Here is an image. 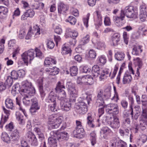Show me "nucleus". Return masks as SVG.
I'll return each instance as SVG.
<instances>
[{"mask_svg":"<svg viewBox=\"0 0 147 147\" xmlns=\"http://www.w3.org/2000/svg\"><path fill=\"white\" fill-rule=\"evenodd\" d=\"M22 59L24 61L25 65L28 66L29 63H31L35 56L36 57L42 59L43 55L40 49L36 48L35 51L33 49H30L26 51L21 55Z\"/></svg>","mask_w":147,"mask_h":147,"instance_id":"1","label":"nucleus"},{"mask_svg":"<svg viewBox=\"0 0 147 147\" xmlns=\"http://www.w3.org/2000/svg\"><path fill=\"white\" fill-rule=\"evenodd\" d=\"M21 84L20 93L22 95L33 96L35 94V90L31 82L26 80L23 81Z\"/></svg>","mask_w":147,"mask_h":147,"instance_id":"2","label":"nucleus"},{"mask_svg":"<svg viewBox=\"0 0 147 147\" xmlns=\"http://www.w3.org/2000/svg\"><path fill=\"white\" fill-rule=\"evenodd\" d=\"M25 96L23 99V102L24 104L26 106L30 105L32 104V105L30 109V112L33 114L39 109L40 107L38 106V100L35 97L31 99L29 94L24 95Z\"/></svg>","mask_w":147,"mask_h":147,"instance_id":"3","label":"nucleus"},{"mask_svg":"<svg viewBox=\"0 0 147 147\" xmlns=\"http://www.w3.org/2000/svg\"><path fill=\"white\" fill-rule=\"evenodd\" d=\"M111 96L110 88H107L104 90L103 92L102 89H100L97 92V99L96 103L100 106L104 103V100L109 98Z\"/></svg>","mask_w":147,"mask_h":147,"instance_id":"4","label":"nucleus"},{"mask_svg":"<svg viewBox=\"0 0 147 147\" xmlns=\"http://www.w3.org/2000/svg\"><path fill=\"white\" fill-rule=\"evenodd\" d=\"M62 121L61 117H58L55 114L50 115L49 117L48 122V124L50 125L49 127V129L57 128L59 127Z\"/></svg>","mask_w":147,"mask_h":147,"instance_id":"5","label":"nucleus"},{"mask_svg":"<svg viewBox=\"0 0 147 147\" xmlns=\"http://www.w3.org/2000/svg\"><path fill=\"white\" fill-rule=\"evenodd\" d=\"M121 12L123 13L124 16H126L128 18H136L138 15V12L135 9H134L133 6L126 7L124 10H121Z\"/></svg>","mask_w":147,"mask_h":147,"instance_id":"6","label":"nucleus"},{"mask_svg":"<svg viewBox=\"0 0 147 147\" xmlns=\"http://www.w3.org/2000/svg\"><path fill=\"white\" fill-rule=\"evenodd\" d=\"M53 94V92H51L50 93L48 98L47 100V101L49 103V107L50 110L52 111L55 112L57 111L56 108L57 102L56 101L55 96H54Z\"/></svg>","mask_w":147,"mask_h":147,"instance_id":"7","label":"nucleus"},{"mask_svg":"<svg viewBox=\"0 0 147 147\" xmlns=\"http://www.w3.org/2000/svg\"><path fill=\"white\" fill-rule=\"evenodd\" d=\"M105 108L107 113L112 115H117L119 113V107L116 104H110L106 105Z\"/></svg>","mask_w":147,"mask_h":147,"instance_id":"8","label":"nucleus"},{"mask_svg":"<svg viewBox=\"0 0 147 147\" xmlns=\"http://www.w3.org/2000/svg\"><path fill=\"white\" fill-rule=\"evenodd\" d=\"M66 86L71 95L70 99L71 100H72V101L75 102L76 98L77 96L78 90L73 86L71 82H67Z\"/></svg>","mask_w":147,"mask_h":147,"instance_id":"9","label":"nucleus"},{"mask_svg":"<svg viewBox=\"0 0 147 147\" xmlns=\"http://www.w3.org/2000/svg\"><path fill=\"white\" fill-rule=\"evenodd\" d=\"M40 28L37 25H36L34 27L33 30L31 28H30L25 39L26 40L29 39L33 36L37 37L40 34Z\"/></svg>","mask_w":147,"mask_h":147,"instance_id":"10","label":"nucleus"},{"mask_svg":"<svg viewBox=\"0 0 147 147\" xmlns=\"http://www.w3.org/2000/svg\"><path fill=\"white\" fill-rule=\"evenodd\" d=\"M147 126V115L144 116L141 115L140 120V124L136 126L135 133H137L138 130H144L146 129Z\"/></svg>","mask_w":147,"mask_h":147,"instance_id":"11","label":"nucleus"},{"mask_svg":"<svg viewBox=\"0 0 147 147\" xmlns=\"http://www.w3.org/2000/svg\"><path fill=\"white\" fill-rule=\"evenodd\" d=\"M75 108L80 114H84L88 111V107L86 104L83 102L78 103L75 105Z\"/></svg>","mask_w":147,"mask_h":147,"instance_id":"12","label":"nucleus"},{"mask_svg":"<svg viewBox=\"0 0 147 147\" xmlns=\"http://www.w3.org/2000/svg\"><path fill=\"white\" fill-rule=\"evenodd\" d=\"M26 136L27 140L33 146L37 145L38 143L37 139L33 133L30 131H29L27 133Z\"/></svg>","mask_w":147,"mask_h":147,"instance_id":"13","label":"nucleus"},{"mask_svg":"<svg viewBox=\"0 0 147 147\" xmlns=\"http://www.w3.org/2000/svg\"><path fill=\"white\" fill-rule=\"evenodd\" d=\"M67 136L68 134L66 132H60L57 131L54 132L53 134V136L59 141L66 140Z\"/></svg>","mask_w":147,"mask_h":147,"instance_id":"14","label":"nucleus"},{"mask_svg":"<svg viewBox=\"0 0 147 147\" xmlns=\"http://www.w3.org/2000/svg\"><path fill=\"white\" fill-rule=\"evenodd\" d=\"M142 116H146L147 115V96L143 95L142 96Z\"/></svg>","mask_w":147,"mask_h":147,"instance_id":"15","label":"nucleus"},{"mask_svg":"<svg viewBox=\"0 0 147 147\" xmlns=\"http://www.w3.org/2000/svg\"><path fill=\"white\" fill-rule=\"evenodd\" d=\"M124 18L125 17L123 13H121V12L120 16H114L113 19L115 24L117 26L120 27L122 26L124 24V22H123V21Z\"/></svg>","mask_w":147,"mask_h":147,"instance_id":"16","label":"nucleus"},{"mask_svg":"<svg viewBox=\"0 0 147 147\" xmlns=\"http://www.w3.org/2000/svg\"><path fill=\"white\" fill-rule=\"evenodd\" d=\"M65 100L62 101H60V103L61 106V107L62 109L66 111H69L71 108V102H74L71 100V99L69 101H65Z\"/></svg>","mask_w":147,"mask_h":147,"instance_id":"17","label":"nucleus"},{"mask_svg":"<svg viewBox=\"0 0 147 147\" xmlns=\"http://www.w3.org/2000/svg\"><path fill=\"white\" fill-rule=\"evenodd\" d=\"M110 121H109V125L112 128H117L120 126L119 119L117 117H111Z\"/></svg>","mask_w":147,"mask_h":147,"instance_id":"18","label":"nucleus"},{"mask_svg":"<svg viewBox=\"0 0 147 147\" xmlns=\"http://www.w3.org/2000/svg\"><path fill=\"white\" fill-rule=\"evenodd\" d=\"M74 136L76 138H83L85 135L84 129L75 128L73 132Z\"/></svg>","mask_w":147,"mask_h":147,"instance_id":"19","label":"nucleus"},{"mask_svg":"<svg viewBox=\"0 0 147 147\" xmlns=\"http://www.w3.org/2000/svg\"><path fill=\"white\" fill-rule=\"evenodd\" d=\"M120 40V36L118 33H114L111 37V43L115 46L118 45Z\"/></svg>","mask_w":147,"mask_h":147,"instance_id":"20","label":"nucleus"},{"mask_svg":"<svg viewBox=\"0 0 147 147\" xmlns=\"http://www.w3.org/2000/svg\"><path fill=\"white\" fill-rule=\"evenodd\" d=\"M20 136V133L17 129H16L11 133V138L12 141L17 142L19 140Z\"/></svg>","mask_w":147,"mask_h":147,"instance_id":"21","label":"nucleus"},{"mask_svg":"<svg viewBox=\"0 0 147 147\" xmlns=\"http://www.w3.org/2000/svg\"><path fill=\"white\" fill-rule=\"evenodd\" d=\"M55 92L56 94H55L54 95L53 94L54 96H55V98L56 96L58 95V98L59 100V102L66 100V93L63 90H60L55 91ZM53 93H54L53 92Z\"/></svg>","mask_w":147,"mask_h":147,"instance_id":"22","label":"nucleus"},{"mask_svg":"<svg viewBox=\"0 0 147 147\" xmlns=\"http://www.w3.org/2000/svg\"><path fill=\"white\" fill-rule=\"evenodd\" d=\"M112 132L110 129L107 127L102 128L100 131V136L102 138L106 139L108 135Z\"/></svg>","mask_w":147,"mask_h":147,"instance_id":"23","label":"nucleus"},{"mask_svg":"<svg viewBox=\"0 0 147 147\" xmlns=\"http://www.w3.org/2000/svg\"><path fill=\"white\" fill-rule=\"evenodd\" d=\"M82 80L84 84L91 85L94 83L92 78L88 75L84 76Z\"/></svg>","mask_w":147,"mask_h":147,"instance_id":"24","label":"nucleus"},{"mask_svg":"<svg viewBox=\"0 0 147 147\" xmlns=\"http://www.w3.org/2000/svg\"><path fill=\"white\" fill-rule=\"evenodd\" d=\"M45 71L47 72L50 75L55 76L58 74L59 69L56 67H54L52 68H47Z\"/></svg>","mask_w":147,"mask_h":147,"instance_id":"25","label":"nucleus"},{"mask_svg":"<svg viewBox=\"0 0 147 147\" xmlns=\"http://www.w3.org/2000/svg\"><path fill=\"white\" fill-rule=\"evenodd\" d=\"M132 80V78L131 75L128 73L126 72L124 75L122 82L124 84H129L130 83Z\"/></svg>","mask_w":147,"mask_h":147,"instance_id":"26","label":"nucleus"},{"mask_svg":"<svg viewBox=\"0 0 147 147\" xmlns=\"http://www.w3.org/2000/svg\"><path fill=\"white\" fill-rule=\"evenodd\" d=\"M5 107L11 110L14 109V103L11 99L9 98H6L5 101Z\"/></svg>","mask_w":147,"mask_h":147,"instance_id":"27","label":"nucleus"},{"mask_svg":"<svg viewBox=\"0 0 147 147\" xmlns=\"http://www.w3.org/2000/svg\"><path fill=\"white\" fill-rule=\"evenodd\" d=\"M16 119L20 125H24L25 123L24 117L19 112H16Z\"/></svg>","mask_w":147,"mask_h":147,"instance_id":"28","label":"nucleus"},{"mask_svg":"<svg viewBox=\"0 0 147 147\" xmlns=\"http://www.w3.org/2000/svg\"><path fill=\"white\" fill-rule=\"evenodd\" d=\"M31 6L34 9H42L44 7V4L42 2L39 3L38 1H35L32 5Z\"/></svg>","mask_w":147,"mask_h":147,"instance_id":"29","label":"nucleus"},{"mask_svg":"<svg viewBox=\"0 0 147 147\" xmlns=\"http://www.w3.org/2000/svg\"><path fill=\"white\" fill-rule=\"evenodd\" d=\"M68 9L67 6L63 3H61L59 5L58 11L59 13H65Z\"/></svg>","mask_w":147,"mask_h":147,"instance_id":"30","label":"nucleus"},{"mask_svg":"<svg viewBox=\"0 0 147 147\" xmlns=\"http://www.w3.org/2000/svg\"><path fill=\"white\" fill-rule=\"evenodd\" d=\"M92 75L94 77H97L100 74V68L97 65H94L92 67Z\"/></svg>","mask_w":147,"mask_h":147,"instance_id":"31","label":"nucleus"},{"mask_svg":"<svg viewBox=\"0 0 147 147\" xmlns=\"http://www.w3.org/2000/svg\"><path fill=\"white\" fill-rule=\"evenodd\" d=\"M111 117H108L105 116H101L99 117L98 121H100L104 124H109V121H110Z\"/></svg>","mask_w":147,"mask_h":147,"instance_id":"32","label":"nucleus"},{"mask_svg":"<svg viewBox=\"0 0 147 147\" xmlns=\"http://www.w3.org/2000/svg\"><path fill=\"white\" fill-rule=\"evenodd\" d=\"M56 63V61L55 59L50 57L46 58L44 61L45 65L47 66L49 65L53 64H55Z\"/></svg>","mask_w":147,"mask_h":147,"instance_id":"33","label":"nucleus"},{"mask_svg":"<svg viewBox=\"0 0 147 147\" xmlns=\"http://www.w3.org/2000/svg\"><path fill=\"white\" fill-rule=\"evenodd\" d=\"M115 57L117 60L121 61L124 59L125 54L121 52H117L115 54Z\"/></svg>","mask_w":147,"mask_h":147,"instance_id":"34","label":"nucleus"},{"mask_svg":"<svg viewBox=\"0 0 147 147\" xmlns=\"http://www.w3.org/2000/svg\"><path fill=\"white\" fill-rule=\"evenodd\" d=\"M78 69L76 66H73L70 69V73L71 76H76L78 73Z\"/></svg>","mask_w":147,"mask_h":147,"instance_id":"35","label":"nucleus"},{"mask_svg":"<svg viewBox=\"0 0 147 147\" xmlns=\"http://www.w3.org/2000/svg\"><path fill=\"white\" fill-rule=\"evenodd\" d=\"M1 138L3 141L6 143L10 142V138L8 134L5 132L2 133Z\"/></svg>","mask_w":147,"mask_h":147,"instance_id":"36","label":"nucleus"},{"mask_svg":"<svg viewBox=\"0 0 147 147\" xmlns=\"http://www.w3.org/2000/svg\"><path fill=\"white\" fill-rule=\"evenodd\" d=\"M87 124L90 127H94L93 122V119L92 117V115L90 113H88L87 117Z\"/></svg>","mask_w":147,"mask_h":147,"instance_id":"37","label":"nucleus"},{"mask_svg":"<svg viewBox=\"0 0 147 147\" xmlns=\"http://www.w3.org/2000/svg\"><path fill=\"white\" fill-rule=\"evenodd\" d=\"M54 137L49 138L48 142L51 147H56L57 146V138Z\"/></svg>","mask_w":147,"mask_h":147,"instance_id":"38","label":"nucleus"},{"mask_svg":"<svg viewBox=\"0 0 147 147\" xmlns=\"http://www.w3.org/2000/svg\"><path fill=\"white\" fill-rule=\"evenodd\" d=\"M109 72V70L108 69H104L102 70V72L99 76V80L101 81L107 77V75H108Z\"/></svg>","mask_w":147,"mask_h":147,"instance_id":"39","label":"nucleus"},{"mask_svg":"<svg viewBox=\"0 0 147 147\" xmlns=\"http://www.w3.org/2000/svg\"><path fill=\"white\" fill-rule=\"evenodd\" d=\"M90 140L91 144L94 146L96 143V135L94 132H92L90 134Z\"/></svg>","mask_w":147,"mask_h":147,"instance_id":"40","label":"nucleus"},{"mask_svg":"<svg viewBox=\"0 0 147 147\" xmlns=\"http://www.w3.org/2000/svg\"><path fill=\"white\" fill-rule=\"evenodd\" d=\"M18 92H20V85L18 83H16L12 87V90H11V93L14 94L15 93H18Z\"/></svg>","mask_w":147,"mask_h":147,"instance_id":"41","label":"nucleus"},{"mask_svg":"<svg viewBox=\"0 0 147 147\" xmlns=\"http://www.w3.org/2000/svg\"><path fill=\"white\" fill-rule=\"evenodd\" d=\"M9 117L7 116H4L3 115L2 116L0 122V128H2L3 125L8 121Z\"/></svg>","mask_w":147,"mask_h":147,"instance_id":"42","label":"nucleus"},{"mask_svg":"<svg viewBox=\"0 0 147 147\" xmlns=\"http://www.w3.org/2000/svg\"><path fill=\"white\" fill-rule=\"evenodd\" d=\"M65 88V87L63 83L62 82L59 81L57 82L56 85V86L55 88V91L60 90H62L63 88L64 89Z\"/></svg>","mask_w":147,"mask_h":147,"instance_id":"43","label":"nucleus"},{"mask_svg":"<svg viewBox=\"0 0 147 147\" xmlns=\"http://www.w3.org/2000/svg\"><path fill=\"white\" fill-rule=\"evenodd\" d=\"M13 79L10 76H8L5 82V85L8 87H10L13 83Z\"/></svg>","mask_w":147,"mask_h":147,"instance_id":"44","label":"nucleus"},{"mask_svg":"<svg viewBox=\"0 0 147 147\" xmlns=\"http://www.w3.org/2000/svg\"><path fill=\"white\" fill-rule=\"evenodd\" d=\"M34 131L37 133L40 138H42L44 137L43 134L41 129L38 127H35L34 129Z\"/></svg>","mask_w":147,"mask_h":147,"instance_id":"45","label":"nucleus"},{"mask_svg":"<svg viewBox=\"0 0 147 147\" xmlns=\"http://www.w3.org/2000/svg\"><path fill=\"white\" fill-rule=\"evenodd\" d=\"M66 22H69L71 25L75 24L76 20V19L72 16H69L67 19L66 20Z\"/></svg>","mask_w":147,"mask_h":147,"instance_id":"46","label":"nucleus"},{"mask_svg":"<svg viewBox=\"0 0 147 147\" xmlns=\"http://www.w3.org/2000/svg\"><path fill=\"white\" fill-rule=\"evenodd\" d=\"M71 51V50L69 47L64 46L62 48V52L61 53L65 55L70 53Z\"/></svg>","mask_w":147,"mask_h":147,"instance_id":"47","label":"nucleus"},{"mask_svg":"<svg viewBox=\"0 0 147 147\" xmlns=\"http://www.w3.org/2000/svg\"><path fill=\"white\" fill-rule=\"evenodd\" d=\"M26 14V16L28 17L32 18L35 14L34 11L31 9H28L25 12Z\"/></svg>","mask_w":147,"mask_h":147,"instance_id":"48","label":"nucleus"},{"mask_svg":"<svg viewBox=\"0 0 147 147\" xmlns=\"http://www.w3.org/2000/svg\"><path fill=\"white\" fill-rule=\"evenodd\" d=\"M134 60L135 61V63L137 65L139 68H140L142 65L141 60L139 58L137 57L136 59H134Z\"/></svg>","mask_w":147,"mask_h":147,"instance_id":"49","label":"nucleus"},{"mask_svg":"<svg viewBox=\"0 0 147 147\" xmlns=\"http://www.w3.org/2000/svg\"><path fill=\"white\" fill-rule=\"evenodd\" d=\"M43 78L40 77L37 81V83L39 89L43 88Z\"/></svg>","mask_w":147,"mask_h":147,"instance_id":"50","label":"nucleus"},{"mask_svg":"<svg viewBox=\"0 0 147 147\" xmlns=\"http://www.w3.org/2000/svg\"><path fill=\"white\" fill-rule=\"evenodd\" d=\"M113 88L115 93L114 96L111 99L112 100H113L116 102H117V101L119 100V98L118 94L116 91V87L115 86L113 87Z\"/></svg>","mask_w":147,"mask_h":147,"instance_id":"51","label":"nucleus"},{"mask_svg":"<svg viewBox=\"0 0 147 147\" xmlns=\"http://www.w3.org/2000/svg\"><path fill=\"white\" fill-rule=\"evenodd\" d=\"M90 36L88 34H87L82 39L81 41L82 44L83 45H84L88 43L90 40Z\"/></svg>","mask_w":147,"mask_h":147,"instance_id":"52","label":"nucleus"},{"mask_svg":"<svg viewBox=\"0 0 147 147\" xmlns=\"http://www.w3.org/2000/svg\"><path fill=\"white\" fill-rule=\"evenodd\" d=\"M104 103L103 104V105H100V106L102 105L103 107H102L98 109V116L99 117H101L102 116V115L104 113V108H105V105H104ZM96 105H97V104H96ZM98 106V105H97ZM98 106H99L98 105Z\"/></svg>","mask_w":147,"mask_h":147,"instance_id":"53","label":"nucleus"},{"mask_svg":"<svg viewBox=\"0 0 147 147\" xmlns=\"http://www.w3.org/2000/svg\"><path fill=\"white\" fill-rule=\"evenodd\" d=\"M118 69V67L116 65H115L114 68V70L113 72V74L111 75V73L110 72L109 74V76L111 77V79L113 78L115 76L117 71Z\"/></svg>","mask_w":147,"mask_h":147,"instance_id":"54","label":"nucleus"},{"mask_svg":"<svg viewBox=\"0 0 147 147\" xmlns=\"http://www.w3.org/2000/svg\"><path fill=\"white\" fill-rule=\"evenodd\" d=\"M11 77L14 80L17 79L19 77L18 72L15 70H13L11 72Z\"/></svg>","mask_w":147,"mask_h":147,"instance_id":"55","label":"nucleus"},{"mask_svg":"<svg viewBox=\"0 0 147 147\" xmlns=\"http://www.w3.org/2000/svg\"><path fill=\"white\" fill-rule=\"evenodd\" d=\"M47 47L50 49H53L55 46V44L54 42L51 40H49L47 44Z\"/></svg>","mask_w":147,"mask_h":147,"instance_id":"56","label":"nucleus"},{"mask_svg":"<svg viewBox=\"0 0 147 147\" xmlns=\"http://www.w3.org/2000/svg\"><path fill=\"white\" fill-rule=\"evenodd\" d=\"M5 43V40L4 39H2L0 40V54L1 53L3 52L4 48V44Z\"/></svg>","mask_w":147,"mask_h":147,"instance_id":"57","label":"nucleus"},{"mask_svg":"<svg viewBox=\"0 0 147 147\" xmlns=\"http://www.w3.org/2000/svg\"><path fill=\"white\" fill-rule=\"evenodd\" d=\"M146 5L142 3L140 6V13H146Z\"/></svg>","mask_w":147,"mask_h":147,"instance_id":"58","label":"nucleus"},{"mask_svg":"<svg viewBox=\"0 0 147 147\" xmlns=\"http://www.w3.org/2000/svg\"><path fill=\"white\" fill-rule=\"evenodd\" d=\"M5 128L7 130L9 131H12L14 128L13 123L11 122L8 124L7 125L5 126Z\"/></svg>","mask_w":147,"mask_h":147,"instance_id":"59","label":"nucleus"},{"mask_svg":"<svg viewBox=\"0 0 147 147\" xmlns=\"http://www.w3.org/2000/svg\"><path fill=\"white\" fill-rule=\"evenodd\" d=\"M128 104L127 102L125 99H122L121 101V105L124 109H126L127 108Z\"/></svg>","mask_w":147,"mask_h":147,"instance_id":"60","label":"nucleus"},{"mask_svg":"<svg viewBox=\"0 0 147 147\" xmlns=\"http://www.w3.org/2000/svg\"><path fill=\"white\" fill-rule=\"evenodd\" d=\"M90 14V13H88L86 15V18L83 19V21L84 25L86 26V28L88 26V22L89 19V17Z\"/></svg>","mask_w":147,"mask_h":147,"instance_id":"61","label":"nucleus"},{"mask_svg":"<svg viewBox=\"0 0 147 147\" xmlns=\"http://www.w3.org/2000/svg\"><path fill=\"white\" fill-rule=\"evenodd\" d=\"M89 57L92 58H94L96 56V53L95 51L93 49H91L89 52Z\"/></svg>","mask_w":147,"mask_h":147,"instance_id":"62","label":"nucleus"},{"mask_svg":"<svg viewBox=\"0 0 147 147\" xmlns=\"http://www.w3.org/2000/svg\"><path fill=\"white\" fill-rule=\"evenodd\" d=\"M146 13H140L139 18L140 20L142 22L145 21L146 19Z\"/></svg>","mask_w":147,"mask_h":147,"instance_id":"63","label":"nucleus"},{"mask_svg":"<svg viewBox=\"0 0 147 147\" xmlns=\"http://www.w3.org/2000/svg\"><path fill=\"white\" fill-rule=\"evenodd\" d=\"M104 23L105 26H110L111 24L110 18L107 16L105 17L104 19Z\"/></svg>","mask_w":147,"mask_h":147,"instance_id":"64","label":"nucleus"}]
</instances>
